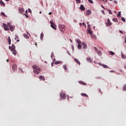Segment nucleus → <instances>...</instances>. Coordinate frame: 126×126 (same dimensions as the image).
Segmentation results:
<instances>
[{
  "label": "nucleus",
  "mask_w": 126,
  "mask_h": 126,
  "mask_svg": "<svg viewBox=\"0 0 126 126\" xmlns=\"http://www.w3.org/2000/svg\"><path fill=\"white\" fill-rule=\"evenodd\" d=\"M99 92L101 93V92H102V91H101V90H99Z\"/></svg>",
  "instance_id": "13d9d810"
},
{
  "label": "nucleus",
  "mask_w": 126,
  "mask_h": 126,
  "mask_svg": "<svg viewBox=\"0 0 126 126\" xmlns=\"http://www.w3.org/2000/svg\"><path fill=\"white\" fill-rule=\"evenodd\" d=\"M121 20H122V21H123V22H126V19H125V18H124V17H122V18H121Z\"/></svg>",
  "instance_id": "72a5a7b5"
},
{
  "label": "nucleus",
  "mask_w": 126,
  "mask_h": 126,
  "mask_svg": "<svg viewBox=\"0 0 126 126\" xmlns=\"http://www.w3.org/2000/svg\"><path fill=\"white\" fill-rule=\"evenodd\" d=\"M60 96L61 99H65V97H66L65 94L64 93H60Z\"/></svg>",
  "instance_id": "39448f33"
},
{
  "label": "nucleus",
  "mask_w": 126,
  "mask_h": 126,
  "mask_svg": "<svg viewBox=\"0 0 126 126\" xmlns=\"http://www.w3.org/2000/svg\"><path fill=\"white\" fill-rule=\"evenodd\" d=\"M88 26L89 27H90V25H88Z\"/></svg>",
  "instance_id": "338daca9"
},
{
  "label": "nucleus",
  "mask_w": 126,
  "mask_h": 126,
  "mask_svg": "<svg viewBox=\"0 0 126 126\" xmlns=\"http://www.w3.org/2000/svg\"><path fill=\"white\" fill-rule=\"evenodd\" d=\"M24 9L23 8H19V13H21L22 14L23 12H25Z\"/></svg>",
  "instance_id": "9d476101"
},
{
  "label": "nucleus",
  "mask_w": 126,
  "mask_h": 126,
  "mask_svg": "<svg viewBox=\"0 0 126 126\" xmlns=\"http://www.w3.org/2000/svg\"><path fill=\"white\" fill-rule=\"evenodd\" d=\"M76 1L77 3H80V2H81V0H75Z\"/></svg>",
  "instance_id": "f704fd0d"
},
{
  "label": "nucleus",
  "mask_w": 126,
  "mask_h": 126,
  "mask_svg": "<svg viewBox=\"0 0 126 126\" xmlns=\"http://www.w3.org/2000/svg\"><path fill=\"white\" fill-rule=\"evenodd\" d=\"M98 64H99V65H102L104 68H108V66H107V65H105V64L102 65L100 63H98Z\"/></svg>",
  "instance_id": "aec40b11"
},
{
  "label": "nucleus",
  "mask_w": 126,
  "mask_h": 126,
  "mask_svg": "<svg viewBox=\"0 0 126 126\" xmlns=\"http://www.w3.org/2000/svg\"><path fill=\"white\" fill-rule=\"evenodd\" d=\"M72 49L73 51L74 50V47H73V45H72Z\"/></svg>",
  "instance_id": "49530a36"
},
{
  "label": "nucleus",
  "mask_w": 126,
  "mask_h": 126,
  "mask_svg": "<svg viewBox=\"0 0 126 126\" xmlns=\"http://www.w3.org/2000/svg\"><path fill=\"white\" fill-rule=\"evenodd\" d=\"M79 9L82 11H84V10H85V7H84V5H83V4H81Z\"/></svg>",
  "instance_id": "1a4fd4ad"
},
{
  "label": "nucleus",
  "mask_w": 126,
  "mask_h": 126,
  "mask_svg": "<svg viewBox=\"0 0 126 126\" xmlns=\"http://www.w3.org/2000/svg\"><path fill=\"white\" fill-rule=\"evenodd\" d=\"M58 27L60 29H64V28H65V26L63 25H59Z\"/></svg>",
  "instance_id": "9b49d317"
},
{
  "label": "nucleus",
  "mask_w": 126,
  "mask_h": 126,
  "mask_svg": "<svg viewBox=\"0 0 126 126\" xmlns=\"http://www.w3.org/2000/svg\"><path fill=\"white\" fill-rule=\"evenodd\" d=\"M121 57L122 58V59H126V55H124V54L123 53L121 54Z\"/></svg>",
  "instance_id": "393cba45"
},
{
  "label": "nucleus",
  "mask_w": 126,
  "mask_h": 126,
  "mask_svg": "<svg viewBox=\"0 0 126 126\" xmlns=\"http://www.w3.org/2000/svg\"><path fill=\"white\" fill-rule=\"evenodd\" d=\"M27 33L28 34V35H29V33H28V32H27Z\"/></svg>",
  "instance_id": "4d7b16f0"
},
{
  "label": "nucleus",
  "mask_w": 126,
  "mask_h": 126,
  "mask_svg": "<svg viewBox=\"0 0 126 126\" xmlns=\"http://www.w3.org/2000/svg\"><path fill=\"white\" fill-rule=\"evenodd\" d=\"M77 48L78 49H81V44H78Z\"/></svg>",
  "instance_id": "473e14b6"
},
{
  "label": "nucleus",
  "mask_w": 126,
  "mask_h": 126,
  "mask_svg": "<svg viewBox=\"0 0 126 126\" xmlns=\"http://www.w3.org/2000/svg\"><path fill=\"white\" fill-rule=\"evenodd\" d=\"M6 1H9V0H5Z\"/></svg>",
  "instance_id": "680f3d73"
},
{
  "label": "nucleus",
  "mask_w": 126,
  "mask_h": 126,
  "mask_svg": "<svg viewBox=\"0 0 126 126\" xmlns=\"http://www.w3.org/2000/svg\"><path fill=\"white\" fill-rule=\"evenodd\" d=\"M39 13H42V12H41V11H40V12H39Z\"/></svg>",
  "instance_id": "69168bd1"
},
{
  "label": "nucleus",
  "mask_w": 126,
  "mask_h": 126,
  "mask_svg": "<svg viewBox=\"0 0 126 126\" xmlns=\"http://www.w3.org/2000/svg\"><path fill=\"white\" fill-rule=\"evenodd\" d=\"M39 79H41V80H43L44 81H45V77H44V76H39Z\"/></svg>",
  "instance_id": "4be33fe9"
},
{
  "label": "nucleus",
  "mask_w": 126,
  "mask_h": 126,
  "mask_svg": "<svg viewBox=\"0 0 126 126\" xmlns=\"http://www.w3.org/2000/svg\"><path fill=\"white\" fill-rule=\"evenodd\" d=\"M20 70H21V71H22L23 73V71L22 70V69H21V68H19Z\"/></svg>",
  "instance_id": "8fccbe9b"
},
{
  "label": "nucleus",
  "mask_w": 126,
  "mask_h": 126,
  "mask_svg": "<svg viewBox=\"0 0 126 126\" xmlns=\"http://www.w3.org/2000/svg\"><path fill=\"white\" fill-rule=\"evenodd\" d=\"M24 38H26V39H29V36L26 34H24Z\"/></svg>",
  "instance_id": "cd10ccee"
},
{
  "label": "nucleus",
  "mask_w": 126,
  "mask_h": 126,
  "mask_svg": "<svg viewBox=\"0 0 126 126\" xmlns=\"http://www.w3.org/2000/svg\"><path fill=\"white\" fill-rule=\"evenodd\" d=\"M0 4H1V5H3L4 6L5 5V4H4V2H3L2 0H0Z\"/></svg>",
  "instance_id": "c85d7f7f"
},
{
  "label": "nucleus",
  "mask_w": 126,
  "mask_h": 126,
  "mask_svg": "<svg viewBox=\"0 0 126 126\" xmlns=\"http://www.w3.org/2000/svg\"><path fill=\"white\" fill-rule=\"evenodd\" d=\"M107 22L108 23H106V26H111V25L113 24L112 23H111V21L109 18L107 19Z\"/></svg>",
  "instance_id": "6e6552de"
},
{
  "label": "nucleus",
  "mask_w": 126,
  "mask_h": 126,
  "mask_svg": "<svg viewBox=\"0 0 126 126\" xmlns=\"http://www.w3.org/2000/svg\"><path fill=\"white\" fill-rule=\"evenodd\" d=\"M82 46L83 47V49H87V45H86L85 43H82Z\"/></svg>",
  "instance_id": "f8f14e48"
},
{
  "label": "nucleus",
  "mask_w": 126,
  "mask_h": 126,
  "mask_svg": "<svg viewBox=\"0 0 126 126\" xmlns=\"http://www.w3.org/2000/svg\"><path fill=\"white\" fill-rule=\"evenodd\" d=\"M19 38L18 37V36L15 35V40H17V42H19Z\"/></svg>",
  "instance_id": "a878e982"
},
{
  "label": "nucleus",
  "mask_w": 126,
  "mask_h": 126,
  "mask_svg": "<svg viewBox=\"0 0 126 126\" xmlns=\"http://www.w3.org/2000/svg\"><path fill=\"white\" fill-rule=\"evenodd\" d=\"M32 68H33V69H34L33 70L34 73H36V74H39V73H40V72L41 71L40 67H39V66H38L36 65H34L32 66Z\"/></svg>",
  "instance_id": "f257e3e1"
},
{
  "label": "nucleus",
  "mask_w": 126,
  "mask_h": 126,
  "mask_svg": "<svg viewBox=\"0 0 126 126\" xmlns=\"http://www.w3.org/2000/svg\"><path fill=\"white\" fill-rule=\"evenodd\" d=\"M12 69L13 71H15L17 69V65L14 64L12 65Z\"/></svg>",
  "instance_id": "423d86ee"
},
{
  "label": "nucleus",
  "mask_w": 126,
  "mask_h": 126,
  "mask_svg": "<svg viewBox=\"0 0 126 126\" xmlns=\"http://www.w3.org/2000/svg\"><path fill=\"white\" fill-rule=\"evenodd\" d=\"M8 59H7V60H6V62H7V63H8Z\"/></svg>",
  "instance_id": "052dcab7"
},
{
  "label": "nucleus",
  "mask_w": 126,
  "mask_h": 126,
  "mask_svg": "<svg viewBox=\"0 0 126 126\" xmlns=\"http://www.w3.org/2000/svg\"><path fill=\"white\" fill-rule=\"evenodd\" d=\"M113 21H114V22H118V19H117V18H113Z\"/></svg>",
  "instance_id": "2f4dec72"
},
{
  "label": "nucleus",
  "mask_w": 126,
  "mask_h": 126,
  "mask_svg": "<svg viewBox=\"0 0 126 126\" xmlns=\"http://www.w3.org/2000/svg\"><path fill=\"white\" fill-rule=\"evenodd\" d=\"M35 45L37 46V43H35Z\"/></svg>",
  "instance_id": "bf43d9fd"
},
{
  "label": "nucleus",
  "mask_w": 126,
  "mask_h": 126,
  "mask_svg": "<svg viewBox=\"0 0 126 126\" xmlns=\"http://www.w3.org/2000/svg\"><path fill=\"white\" fill-rule=\"evenodd\" d=\"M93 38L94 39H96V36L93 35Z\"/></svg>",
  "instance_id": "c03bdc74"
},
{
  "label": "nucleus",
  "mask_w": 126,
  "mask_h": 126,
  "mask_svg": "<svg viewBox=\"0 0 126 126\" xmlns=\"http://www.w3.org/2000/svg\"><path fill=\"white\" fill-rule=\"evenodd\" d=\"M83 25L84 26H86V25H85V23H83Z\"/></svg>",
  "instance_id": "09e8293b"
},
{
  "label": "nucleus",
  "mask_w": 126,
  "mask_h": 126,
  "mask_svg": "<svg viewBox=\"0 0 126 126\" xmlns=\"http://www.w3.org/2000/svg\"><path fill=\"white\" fill-rule=\"evenodd\" d=\"M9 50H11V52H12L13 55L16 56V50H15V45L14 44H12V47H9Z\"/></svg>",
  "instance_id": "f03ea898"
},
{
  "label": "nucleus",
  "mask_w": 126,
  "mask_h": 126,
  "mask_svg": "<svg viewBox=\"0 0 126 126\" xmlns=\"http://www.w3.org/2000/svg\"><path fill=\"white\" fill-rule=\"evenodd\" d=\"M125 43L126 44V36H125Z\"/></svg>",
  "instance_id": "a18cd8bd"
},
{
  "label": "nucleus",
  "mask_w": 126,
  "mask_h": 126,
  "mask_svg": "<svg viewBox=\"0 0 126 126\" xmlns=\"http://www.w3.org/2000/svg\"><path fill=\"white\" fill-rule=\"evenodd\" d=\"M62 61H56L54 63L55 64H60V63H62Z\"/></svg>",
  "instance_id": "412c9836"
},
{
  "label": "nucleus",
  "mask_w": 126,
  "mask_h": 126,
  "mask_svg": "<svg viewBox=\"0 0 126 126\" xmlns=\"http://www.w3.org/2000/svg\"><path fill=\"white\" fill-rule=\"evenodd\" d=\"M121 12L119 11L118 13V14L117 15V17H119V16H121Z\"/></svg>",
  "instance_id": "c9c22d12"
},
{
  "label": "nucleus",
  "mask_w": 126,
  "mask_h": 126,
  "mask_svg": "<svg viewBox=\"0 0 126 126\" xmlns=\"http://www.w3.org/2000/svg\"><path fill=\"white\" fill-rule=\"evenodd\" d=\"M125 68H126V66H125Z\"/></svg>",
  "instance_id": "774afa93"
},
{
  "label": "nucleus",
  "mask_w": 126,
  "mask_h": 126,
  "mask_svg": "<svg viewBox=\"0 0 126 126\" xmlns=\"http://www.w3.org/2000/svg\"><path fill=\"white\" fill-rule=\"evenodd\" d=\"M51 65H52V66H53V65H54V63H51Z\"/></svg>",
  "instance_id": "864d4df0"
},
{
  "label": "nucleus",
  "mask_w": 126,
  "mask_h": 126,
  "mask_svg": "<svg viewBox=\"0 0 126 126\" xmlns=\"http://www.w3.org/2000/svg\"><path fill=\"white\" fill-rule=\"evenodd\" d=\"M110 55H111V56H114V55H115V53L113 51H110L109 52Z\"/></svg>",
  "instance_id": "7c9ffc66"
},
{
  "label": "nucleus",
  "mask_w": 126,
  "mask_h": 126,
  "mask_svg": "<svg viewBox=\"0 0 126 126\" xmlns=\"http://www.w3.org/2000/svg\"><path fill=\"white\" fill-rule=\"evenodd\" d=\"M88 32L89 34H90V35H92L93 32L92 31H91V29L90 28H89V29L88 30Z\"/></svg>",
  "instance_id": "dca6fc26"
},
{
  "label": "nucleus",
  "mask_w": 126,
  "mask_h": 126,
  "mask_svg": "<svg viewBox=\"0 0 126 126\" xmlns=\"http://www.w3.org/2000/svg\"><path fill=\"white\" fill-rule=\"evenodd\" d=\"M114 72L113 71H112V70L110 71V72Z\"/></svg>",
  "instance_id": "e2e57ef3"
},
{
  "label": "nucleus",
  "mask_w": 126,
  "mask_h": 126,
  "mask_svg": "<svg viewBox=\"0 0 126 126\" xmlns=\"http://www.w3.org/2000/svg\"><path fill=\"white\" fill-rule=\"evenodd\" d=\"M50 24H51V27H52L53 29H54V30H56L57 29V26L55 25V23H54L53 20H51L50 21Z\"/></svg>",
  "instance_id": "20e7f679"
},
{
  "label": "nucleus",
  "mask_w": 126,
  "mask_h": 126,
  "mask_svg": "<svg viewBox=\"0 0 126 126\" xmlns=\"http://www.w3.org/2000/svg\"><path fill=\"white\" fill-rule=\"evenodd\" d=\"M107 10H108L109 14H113V12H112V11H111V10L107 9Z\"/></svg>",
  "instance_id": "e433bc0d"
},
{
  "label": "nucleus",
  "mask_w": 126,
  "mask_h": 126,
  "mask_svg": "<svg viewBox=\"0 0 126 126\" xmlns=\"http://www.w3.org/2000/svg\"><path fill=\"white\" fill-rule=\"evenodd\" d=\"M25 15L27 18H28L29 17V16H28V15L27 14H25Z\"/></svg>",
  "instance_id": "79ce46f5"
},
{
  "label": "nucleus",
  "mask_w": 126,
  "mask_h": 126,
  "mask_svg": "<svg viewBox=\"0 0 126 126\" xmlns=\"http://www.w3.org/2000/svg\"><path fill=\"white\" fill-rule=\"evenodd\" d=\"M28 12H30V13H31V12H32V11H31V9H29Z\"/></svg>",
  "instance_id": "37998d69"
},
{
  "label": "nucleus",
  "mask_w": 126,
  "mask_h": 126,
  "mask_svg": "<svg viewBox=\"0 0 126 126\" xmlns=\"http://www.w3.org/2000/svg\"><path fill=\"white\" fill-rule=\"evenodd\" d=\"M43 37H44V33H41L40 35V39L43 40Z\"/></svg>",
  "instance_id": "c756f323"
},
{
  "label": "nucleus",
  "mask_w": 126,
  "mask_h": 126,
  "mask_svg": "<svg viewBox=\"0 0 126 126\" xmlns=\"http://www.w3.org/2000/svg\"><path fill=\"white\" fill-rule=\"evenodd\" d=\"M88 1L89 2H90V3H94L93 0H88Z\"/></svg>",
  "instance_id": "4c0bfd02"
},
{
  "label": "nucleus",
  "mask_w": 126,
  "mask_h": 126,
  "mask_svg": "<svg viewBox=\"0 0 126 126\" xmlns=\"http://www.w3.org/2000/svg\"><path fill=\"white\" fill-rule=\"evenodd\" d=\"M124 90H126V87H124Z\"/></svg>",
  "instance_id": "6e6d98bb"
},
{
  "label": "nucleus",
  "mask_w": 126,
  "mask_h": 126,
  "mask_svg": "<svg viewBox=\"0 0 126 126\" xmlns=\"http://www.w3.org/2000/svg\"><path fill=\"white\" fill-rule=\"evenodd\" d=\"M86 60L87 62H89V63H92V59H91V58H87Z\"/></svg>",
  "instance_id": "f3484780"
},
{
  "label": "nucleus",
  "mask_w": 126,
  "mask_h": 126,
  "mask_svg": "<svg viewBox=\"0 0 126 126\" xmlns=\"http://www.w3.org/2000/svg\"><path fill=\"white\" fill-rule=\"evenodd\" d=\"M1 14H2V15H3L5 17H6V16H5V14H4V13L2 12V13H1Z\"/></svg>",
  "instance_id": "58836bf2"
},
{
  "label": "nucleus",
  "mask_w": 126,
  "mask_h": 126,
  "mask_svg": "<svg viewBox=\"0 0 126 126\" xmlns=\"http://www.w3.org/2000/svg\"><path fill=\"white\" fill-rule=\"evenodd\" d=\"M119 33H120L121 34H124V32L121 30L119 31Z\"/></svg>",
  "instance_id": "ea45409f"
},
{
  "label": "nucleus",
  "mask_w": 126,
  "mask_h": 126,
  "mask_svg": "<svg viewBox=\"0 0 126 126\" xmlns=\"http://www.w3.org/2000/svg\"><path fill=\"white\" fill-rule=\"evenodd\" d=\"M9 28V29L10 30V31H11V32H12L13 31H14V26H10Z\"/></svg>",
  "instance_id": "4468645a"
},
{
  "label": "nucleus",
  "mask_w": 126,
  "mask_h": 126,
  "mask_svg": "<svg viewBox=\"0 0 126 126\" xmlns=\"http://www.w3.org/2000/svg\"><path fill=\"white\" fill-rule=\"evenodd\" d=\"M70 42H72V41L71 40V39H70Z\"/></svg>",
  "instance_id": "0e129e2a"
},
{
  "label": "nucleus",
  "mask_w": 126,
  "mask_h": 126,
  "mask_svg": "<svg viewBox=\"0 0 126 126\" xmlns=\"http://www.w3.org/2000/svg\"><path fill=\"white\" fill-rule=\"evenodd\" d=\"M49 15H51V14H52V12H49Z\"/></svg>",
  "instance_id": "5fc2aeb1"
},
{
  "label": "nucleus",
  "mask_w": 126,
  "mask_h": 126,
  "mask_svg": "<svg viewBox=\"0 0 126 126\" xmlns=\"http://www.w3.org/2000/svg\"><path fill=\"white\" fill-rule=\"evenodd\" d=\"M103 0V1H106V2H107V0Z\"/></svg>",
  "instance_id": "3c124183"
},
{
  "label": "nucleus",
  "mask_w": 126,
  "mask_h": 126,
  "mask_svg": "<svg viewBox=\"0 0 126 126\" xmlns=\"http://www.w3.org/2000/svg\"><path fill=\"white\" fill-rule=\"evenodd\" d=\"M101 7H102V8H103L104 9H105V7H104V6H103L102 5H101Z\"/></svg>",
  "instance_id": "de8ad7c7"
},
{
  "label": "nucleus",
  "mask_w": 126,
  "mask_h": 126,
  "mask_svg": "<svg viewBox=\"0 0 126 126\" xmlns=\"http://www.w3.org/2000/svg\"><path fill=\"white\" fill-rule=\"evenodd\" d=\"M11 44V39H10V37H8V44L10 45Z\"/></svg>",
  "instance_id": "bb28decb"
},
{
  "label": "nucleus",
  "mask_w": 126,
  "mask_h": 126,
  "mask_svg": "<svg viewBox=\"0 0 126 126\" xmlns=\"http://www.w3.org/2000/svg\"><path fill=\"white\" fill-rule=\"evenodd\" d=\"M76 42L78 44H81V41L80 40V39H77L76 40Z\"/></svg>",
  "instance_id": "5701e85b"
},
{
  "label": "nucleus",
  "mask_w": 126,
  "mask_h": 126,
  "mask_svg": "<svg viewBox=\"0 0 126 126\" xmlns=\"http://www.w3.org/2000/svg\"><path fill=\"white\" fill-rule=\"evenodd\" d=\"M91 14V11L90 10H88L86 11V15H90Z\"/></svg>",
  "instance_id": "ddd939ff"
},
{
  "label": "nucleus",
  "mask_w": 126,
  "mask_h": 126,
  "mask_svg": "<svg viewBox=\"0 0 126 126\" xmlns=\"http://www.w3.org/2000/svg\"><path fill=\"white\" fill-rule=\"evenodd\" d=\"M94 49H95V50L96 53H97L98 56H102V52H101V51H98L96 47H94Z\"/></svg>",
  "instance_id": "0eeeda50"
},
{
  "label": "nucleus",
  "mask_w": 126,
  "mask_h": 126,
  "mask_svg": "<svg viewBox=\"0 0 126 126\" xmlns=\"http://www.w3.org/2000/svg\"><path fill=\"white\" fill-rule=\"evenodd\" d=\"M79 83L82 84V85H86V83L83 82L82 81H79Z\"/></svg>",
  "instance_id": "a211bd4d"
},
{
  "label": "nucleus",
  "mask_w": 126,
  "mask_h": 126,
  "mask_svg": "<svg viewBox=\"0 0 126 126\" xmlns=\"http://www.w3.org/2000/svg\"><path fill=\"white\" fill-rule=\"evenodd\" d=\"M63 68H64L65 71L67 70V67H66V65H63Z\"/></svg>",
  "instance_id": "b1692460"
},
{
  "label": "nucleus",
  "mask_w": 126,
  "mask_h": 126,
  "mask_svg": "<svg viewBox=\"0 0 126 126\" xmlns=\"http://www.w3.org/2000/svg\"><path fill=\"white\" fill-rule=\"evenodd\" d=\"M54 57V54H53V53L51 54V59H53V57Z\"/></svg>",
  "instance_id": "a19ab883"
},
{
  "label": "nucleus",
  "mask_w": 126,
  "mask_h": 126,
  "mask_svg": "<svg viewBox=\"0 0 126 126\" xmlns=\"http://www.w3.org/2000/svg\"><path fill=\"white\" fill-rule=\"evenodd\" d=\"M75 62L78 63V64H79V65H80V62H79V60H78V59H74Z\"/></svg>",
  "instance_id": "2eb2a0df"
},
{
  "label": "nucleus",
  "mask_w": 126,
  "mask_h": 126,
  "mask_svg": "<svg viewBox=\"0 0 126 126\" xmlns=\"http://www.w3.org/2000/svg\"><path fill=\"white\" fill-rule=\"evenodd\" d=\"M81 96H84V97H87L88 98V95L85 93L81 94Z\"/></svg>",
  "instance_id": "6ab92c4d"
},
{
  "label": "nucleus",
  "mask_w": 126,
  "mask_h": 126,
  "mask_svg": "<svg viewBox=\"0 0 126 126\" xmlns=\"http://www.w3.org/2000/svg\"><path fill=\"white\" fill-rule=\"evenodd\" d=\"M3 26L5 31H9V28H8V27H10V26H12L10 25V23H8L7 25L3 23Z\"/></svg>",
  "instance_id": "7ed1b4c3"
},
{
  "label": "nucleus",
  "mask_w": 126,
  "mask_h": 126,
  "mask_svg": "<svg viewBox=\"0 0 126 126\" xmlns=\"http://www.w3.org/2000/svg\"><path fill=\"white\" fill-rule=\"evenodd\" d=\"M26 13H27V14L28 13V10H27L26 11Z\"/></svg>",
  "instance_id": "603ef678"
}]
</instances>
